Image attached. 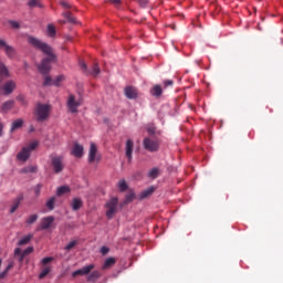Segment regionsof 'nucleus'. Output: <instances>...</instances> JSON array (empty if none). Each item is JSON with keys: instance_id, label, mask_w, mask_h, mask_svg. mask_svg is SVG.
Instances as JSON below:
<instances>
[{"instance_id": "nucleus-25", "label": "nucleus", "mask_w": 283, "mask_h": 283, "mask_svg": "<svg viewBox=\"0 0 283 283\" xmlns=\"http://www.w3.org/2000/svg\"><path fill=\"white\" fill-rule=\"evenodd\" d=\"M154 191H156V188H154V187L147 188L146 190L142 191L140 198L142 199L149 198V196H151V193H154Z\"/></svg>"}, {"instance_id": "nucleus-4", "label": "nucleus", "mask_w": 283, "mask_h": 283, "mask_svg": "<svg viewBox=\"0 0 283 283\" xmlns=\"http://www.w3.org/2000/svg\"><path fill=\"white\" fill-rule=\"evenodd\" d=\"M117 211H118V198L112 197L106 202V217L108 218V220H112V218L116 216Z\"/></svg>"}, {"instance_id": "nucleus-40", "label": "nucleus", "mask_w": 283, "mask_h": 283, "mask_svg": "<svg viewBox=\"0 0 283 283\" xmlns=\"http://www.w3.org/2000/svg\"><path fill=\"white\" fill-rule=\"evenodd\" d=\"M80 67L84 74H90V71H87V64L83 61L80 62Z\"/></svg>"}, {"instance_id": "nucleus-24", "label": "nucleus", "mask_w": 283, "mask_h": 283, "mask_svg": "<svg viewBox=\"0 0 283 283\" xmlns=\"http://www.w3.org/2000/svg\"><path fill=\"white\" fill-rule=\"evenodd\" d=\"M36 171H39L36 166H28L21 169V174H36Z\"/></svg>"}, {"instance_id": "nucleus-6", "label": "nucleus", "mask_w": 283, "mask_h": 283, "mask_svg": "<svg viewBox=\"0 0 283 283\" xmlns=\"http://www.w3.org/2000/svg\"><path fill=\"white\" fill-rule=\"evenodd\" d=\"M0 51L4 52L7 59L12 60L17 56V49L8 44V42L3 39H0Z\"/></svg>"}, {"instance_id": "nucleus-2", "label": "nucleus", "mask_w": 283, "mask_h": 283, "mask_svg": "<svg viewBox=\"0 0 283 283\" xmlns=\"http://www.w3.org/2000/svg\"><path fill=\"white\" fill-rule=\"evenodd\" d=\"M95 266L96 265H94V263L85 265L82 269L74 271L72 273V277H78V275H81V276L87 275L86 282H90V283L98 282V280H101V277H103V273H101V271H98V270L94 271Z\"/></svg>"}, {"instance_id": "nucleus-43", "label": "nucleus", "mask_w": 283, "mask_h": 283, "mask_svg": "<svg viewBox=\"0 0 283 283\" xmlns=\"http://www.w3.org/2000/svg\"><path fill=\"white\" fill-rule=\"evenodd\" d=\"M54 260V258L52 256H46L44 259H42V264L45 265V264H50V262H52Z\"/></svg>"}, {"instance_id": "nucleus-38", "label": "nucleus", "mask_w": 283, "mask_h": 283, "mask_svg": "<svg viewBox=\"0 0 283 283\" xmlns=\"http://www.w3.org/2000/svg\"><path fill=\"white\" fill-rule=\"evenodd\" d=\"M36 147H39V142H32L31 144H29L28 146H27V149L29 150V153L30 151H34L35 149H36Z\"/></svg>"}, {"instance_id": "nucleus-17", "label": "nucleus", "mask_w": 283, "mask_h": 283, "mask_svg": "<svg viewBox=\"0 0 283 283\" xmlns=\"http://www.w3.org/2000/svg\"><path fill=\"white\" fill-rule=\"evenodd\" d=\"M22 127H23V119L18 118L14 122H12L10 133L14 134V132H17V129H21Z\"/></svg>"}, {"instance_id": "nucleus-31", "label": "nucleus", "mask_w": 283, "mask_h": 283, "mask_svg": "<svg viewBox=\"0 0 283 283\" xmlns=\"http://www.w3.org/2000/svg\"><path fill=\"white\" fill-rule=\"evenodd\" d=\"M28 6L30 8H43V4H41V2L39 0H30L28 2Z\"/></svg>"}, {"instance_id": "nucleus-53", "label": "nucleus", "mask_w": 283, "mask_h": 283, "mask_svg": "<svg viewBox=\"0 0 283 283\" xmlns=\"http://www.w3.org/2000/svg\"><path fill=\"white\" fill-rule=\"evenodd\" d=\"M142 8H145L147 6V0H138Z\"/></svg>"}, {"instance_id": "nucleus-22", "label": "nucleus", "mask_w": 283, "mask_h": 283, "mask_svg": "<svg viewBox=\"0 0 283 283\" xmlns=\"http://www.w3.org/2000/svg\"><path fill=\"white\" fill-rule=\"evenodd\" d=\"M14 258H17L20 264H23V260H25V256L23 255L21 248H17L14 250Z\"/></svg>"}, {"instance_id": "nucleus-45", "label": "nucleus", "mask_w": 283, "mask_h": 283, "mask_svg": "<svg viewBox=\"0 0 283 283\" xmlns=\"http://www.w3.org/2000/svg\"><path fill=\"white\" fill-rule=\"evenodd\" d=\"M101 253H102V255H107V254L109 253V248H107V247H102V248H101Z\"/></svg>"}, {"instance_id": "nucleus-42", "label": "nucleus", "mask_w": 283, "mask_h": 283, "mask_svg": "<svg viewBox=\"0 0 283 283\" xmlns=\"http://www.w3.org/2000/svg\"><path fill=\"white\" fill-rule=\"evenodd\" d=\"M34 251V248L29 247L24 251H22V255L25 258V255H30Z\"/></svg>"}, {"instance_id": "nucleus-44", "label": "nucleus", "mask_w": 283, "mask_h": 283, "mask_svg": "<svg viewBox=\"0 0 283 283\" xmlns=\"http://www.w3.org/2000/svg\"><path fill=\"white\" fill-rule=\"evenodd\" d=\"M147 132L150 136H154V134H156V127L155 126H148Z\"/></svg>"}, {"instance_id": "nucleus-28", "label": "nucleus", "mask_w": 283, "mask_h": 283, "mask_svg": "<svg viewBox=\"0 0 283 283\" xmlns=\"http://www.w3.org/2000/svg\"><path fill=\"white\" fill-rule=\"evenodd\" d=\"M54 205H56V197H51L48 201H46V207L50 211H54Z\"/></svg>"}, {"instance_id": "nucleus-11", "label": "nucleus", "mask_w": 283, "mask_h": 283, "mask_svg": "<svg viewBox=\"0 0 283 283\" xmlns=\"http://www.w3.org/2000/svg\"><path fill=\"white\" fill-rule=\"evenodd\" d=\"M2 90H3L6 96H10V94H12V92L14 90H17V82H14L12 80L7 81L3 84Z\"/></svg>"}, {"instance_id": "nucleus-7", "label": "nucleus", "mask_w": 283, "mask_h": 283, "mask_svg": "<svg viewBox=\"0 0 283 283\" xmlns=\"http://www.w3.org/2000/svg\"><path fill=\"white\" fill-rule=\"evenodd\" d=\"M144 149L146 151L156 153L160 149V143L158 140H154L149 137H145L143 140Z\"/></svg>"}, {"instance_id": "nucleus-55", "label": "nucleus", "mask_w": 283, "mask_h": 283, "mask_svg": "<svg viewBox=\"0 0 283 283\" xmlns=\"http://www.w3.org/2000/svg\"><path fill=\"white\" fill-rule=\"evenodd\" d=\"M0 136H3V124L0 123Z\"/></svg>"}, {"instance_id": "nucleus-32", "label": "nucleus", "mask_w": 283, "mask_h": 283, "mask_svg": "<svg viewBox=\"0 0 283 283\" xmlns=\"http://www.w3.org/2000/svg\"><path fill=\"white\" fill-rule=\"evenodd\" d=\"M127 181H125V179H120L118 182V189L119 191H127Z\"/></svg>"}, {"instance_id": "nucleus-49", "label": "nucleus", "mask_w": 283, "mask_h": 283, "mask_svg": "<svg viewBox=\"0 0 283 283\" xmlns=\"http://www.w3.org/2000/svg\"><path fill=\"white\" fill-rule=\"evenodd\" d=\"M135 195L134 193H129L126 196V202H132V200H134Z\"/></svg>"}, {"instance_id": "nucleus-36", "label": "nucleus", "mask_w": 283, "mask_h": 283, "mask_svg": "<svg viewBox=\"0 0 283 283\" xmlns=\"http://www.w3.org/2000/svg\"><path fill=\"white\" fill-rule=\"evenodd\" d=\"M76 244H78V241L76 240L69 242L65 245L64 251H71L72 249H74V247H76Z\"/></svg>"}, {"instance_id": "nucleus-29", "label": "nucleus", "mask_w": 283, "mask_h": 283, "mask_svg": "<svg viewBox=\"0 0 283 283\" xmlns=\"http://www.w3.org/2000/svg\"><path fill=\"white\" fill-rule=\"evenodd\" d=\"M33 235L32 234H28L25 237H23L19 242V247H23L24 244H28L30 242V240H32Z\"/></svg>"}, {"instance_id": "nucleus-19", "label": "nucleus", "mask_w": 283, "mask_h": 283, "mask_svg": "<svg viewBox=\"0 0 283 283\" xmlns=\"http://www.w3.org/2000/svg\"><path fill=\"white\" fill-rule=\"evenodd\" d=\"M23 201V195H20L18 198L13 200V203L10 209V213H14L19 209V205Z\"/></svg>"}, {"instance_id": "nucleus-8", "label": "nucleus", "mask_w": 283, "mask_h": 283, "mask_svg": "<svg viewBox=\"0 0 283 283\" xmlns=\"http://www.w3.org/2000/svg\"><path fill=\"white\" fill-rule=\"evenodd\" d=\"M51 167L55 174H61L65 169V164H63V156H52Z\"/></svg>"}, {"instance_id": "nucleus-10", "label": "nucleus", "mask_w": 283, "mask_h": 283, "mask_svg": "<svg viewBox=\"0 0 283 283\" xmlns=\"http://www.w3.org/2000/svg\"><path fill=\"white\" fill-rule=\"evenodd\" d=\"M52 224H54V217L52 216L45 217L41 220L38 231H45L46 229H50Z\"/></svg>"}, {"instance_id": "nucleus-3", "label": "nucleus", "mask_w": 283, "mask_h": 283, "mask_svg": "<svg viewBox=\"0 0 283 283\" xmlns=\"http://www.w3.org/2000/svg\"><path fill=\"white\" fill-rule=\"evenodd\" d=\"M50 112H52V106L50 104L38 103L33 111L35 120H38V123H43V120H48V118H50Z\"/></svg>"}, {"instance_id": "nucleus-23", "label": "nucleus", "mask_w": 283, "mask_h": 283, "mask_svg": "<svg viewBox=\"0 0 283 283\" xmlns=\"http://www.w3.org/2000/svg\"><path fill=\"white\" fill-rule=\"evenodd\" d=\"M150 94L151 96H161L163 95V87H160V85H155L151 90H150Z\"/></svg>"}, {"instance_id": "nucleus-41", "label": "nucleus", "mask_w": 283, "mask_h": 283, "mask_svg": "<svg viewBox=\"0 0 283 283\" xmlns=\"http://www.w3.org/2000/svg\"><path fill=\"white\" fill-rule=\"evenodd\" d=\"M41 189H43V185H41V184H38V185L34 187V193H35V196H41Z\"/></svg>"}, {"instance_id": "nucleus-47", "label": "nucleus", "mask_w": 283, "mask_h": 283, "mask_svg": "<svg viewBox=\"0 0 283 283\" xmlns=\"http://www.w3.org/2000/svg\"><path fill=\"white\" fill-rule=\"evenodd\" d=\"M50 83H52V77L46 76L45 80H44L43 85H44V86H48V85H50Z\"/></svg>"}, {"instance_id": "nucleus-39", "label": "nucleus", "mask_w": 283, "mask_h": 283, "mask_svg": "<svg viewBox=\"0 0 283 283\" xmlns=\"http://www.w3.org/2000/svg\"><path fill=\"white\" fill-rule=\"evenodd\" d=\"M9 25H11L13 30H19L21 28V24L14 20L9 21Z\"/></svg>"}, {"instance_id": "nucleus-13", "label": "nucleus", "mask_w": 283, "mask_h": 283, "mask_svg": "<svg viewBox=\"0 0 283 283\" xmlns=\"http://www.w3.org/2000/svg\"><path fill=\"white\" fill-rule=\"evenodd\" d=\"M125 96L129 99L138 98V91L134 86H127L125 88Z\"/></svg>"}, {"instance_id": "nucleus-54", "label": "nucleus", "mask_w": 283, "mask_h": 283, "mask_svg": "<svg viewBox=\"0 0 283 283\" xmlns=\"http://www.w3.org/2000/svg\"><path fill=\"white\" fill-rule=\"evenodd\" d=\"M114 6H120V0H109Z\"/></svg>"}, {"instance_id": "nucleus-56", "label": "nucleus", "mask_w": 283, "mask_h": 283, "mask_svg": "<svg viewBox=\"0 0 283 283\" xmlns=\"http://www.w3.org/2000/svg\"><path fill=\"white\" fill-rule=\"evenodd\" d=\"M17 98H18V101H23L22 96H18Z\"/></svg>"}, {"instance_id": "nucleus-5", "label": "nucleus", "mask_w": 283, "mask_h": 283, "mask_svg": "<svg viewBox=\"0 0 283 283\" xmlns=\"http://www.w3.org/2000/svg\"><path fill=\"white\" fill-rule=\"evenodd\" d=\"M81 105H83V99H76V96H74V94H70L66 101V107L69 108V112H71V114H76V112H78V107H81Z\"/></svg>"}, {"instance_id": "nucleus-15", "label": "nucleus", "mask_w": 283, "mask_h": 283, "mask_svg": "<svg viewBox=\"0 0 283 283\" xmlns=\"http://www.w3.org/2000/svg\"><path fill=\"white\" fill-rule=\"evenodd\" d=\"M12 107H14V101H12V99L7 101V102L2 103V105L0 107V112H1V114H8V112H10V109H12Z\"/></svg>"}, {"instance_id": "nucleus-34", "label": "nucleus", "mask_w": 283, "mask_h": 283, "mask_svg": "<svg viewBox=\"0 0 283 283\" xmlns=\"http://www.w3.org/2000/svg\"><path fill=\"white\" fill-rule=\"evenodd\" d=\"M64 18L69 23H76V18L72 17L71 12H65Z\"/></svg>"}, {"instance_id": "nucleus-37", "label": "nucleus", "mask_w": 283, "mask_h": 283, "mask_svg": "<svg viewBox=\"0 0 283 283\" xmlns=\"http://www.w3.org/2000/svg\"><path fill=\"white\" fill-rule=\"evenodd\" d=\"M36 220H39V216L38 214H31L27 219V224H34V222H36Z\"/></svg>"}, {"instance_id": "nucleus-58", "label": "nucleus", "mask_w": 283, "mask_h": 283, "mask_svg": "<svg viewBox=\"0 0 283 283\" xmlns=\"http://www.w3.org/2000/svg\"><path fill=\"white\" fill-rule=\"evenodd\" d=\"M1 264H3V261L0 259V266H1Z\"/></svg>"}, {"instance_id": "nucleus-52", "label": "nucleus", "mask_w": 283, "mask_h": 283, "mask_svg": "<svg viewBox=\"0 0 283 283\" xmlns=\"http://www.w3.org/2000/svg\"><path fill=\"white\" fill-rule=\"evenodd\" d=\"M14 266V263H9L8 265H7V268H6V270L4 271H7V272H9L10 273V269H12Z\"/></svg>"}, {"instance_id": "nucleus-18", "label": "nucleus", "mask_w": 283, "mask_h": 283, "mask_svg": "<svg viewBox=\"0 0 283 283\" xmlns=\"http://www.w3.org/2000/svg\"><path fill=\"white\" fill-rule=\"evenodd\" d=\"M72 154L75 158H83V146L81 144H74Z\"/></svg>"}, {"instance_id": "nucleus-16", "label": "nucleus", "mask_w": 283, "mask_h": 283, "mask_svg": "<svg viewBox=\"0 0 283 283\" xmlns=\"http://www.w3.org/2000/svg\"><path fill=\"white\" fill-rule=\"evenodd\" d=\"M18 160H21L22 163H25L28 158H30V150L28 147H23L22 150L17 155Z\"/></svg>"}, {"instance_id": "nucleus-9", "label": "nucleus", "mask_w": 283, "mask_h": 283, "mask_svg": "<svg viewBox=\"0 0 283 283\" xmlns=\"http://www.w3.org/2000/svg\"><path fill=\"white\" fill-rule=\"evenodd\" d=\"M98 154V148H96V144L92 143L88 150V163L92 165V163H101V156H96Z\"/></svg>"}, {"instance_id": "nucleus-20", "label": "nucleus", "mask_w": 283, "mask_h": 283, "mask_svg": "<svg viewBox=\"0 0 283 283\" xmlns=\"http://www.w3.org/2000/svg\"><path fill=\"white\" fill-rule=\"evenodd\" d=\"M116 264V259L114 258H108L105 260L104 264L102 265V270L106 271V269H112Z\"/></svg>"}, {"instance_id": "nucleus-12", "label": "nucleus", "mask_w": 283, "mask_h": 283, "mask_svg": "<svg viewBox=\"0 0 283 283\" xmlns=\"http://www.w3.org/2000/svg\"><path fill=\"white\" fill-rule=\"evenodd\" d=\"M125 154L128 163H132L133 154H134V140L127 139L125 146Z\"/></svg>"}, {"instance_id": "nucleus-46", "label": "nucleus", "mask_w": 283, "mask_h": 283, "mask_svg": "<svg viewBox=\"0 0 283 283\" xmlns=\"http://www.w3.org/2000/svg\"><path fill=\"white\" fill-rule=\"evenodd\" d=\"M63 75H59L56 78H55V81L53 82V85H56V86H59V83H61V81H63Z\"/></svg>"}, {"instance_id": "nucleus-33", "label": "nucleus", "mask_w": 283, "mask_h": 283, "mask_svg": "<svg viewBox=\"0 0 283 283\" xmlns=\"http://www.w3.org/2000/svg\"><path fill=\"white\" fill-rule=\"evenodd\" d=\"M52 270L49 266H45L42 269L39 277L40 280H43V277L48 276Z\"/></svg>"}, {"instance_id": "nucleus-27", "label": "nucleus", "mask_w": 283, "mask_h": 283, "mask_svg": "<svg viewBox=\"0 0 283 283\" xmlns=\"http://www.w3.org/2000/svg\"><path fill=\"white\" fill-rule=\"evenodd\" d=\"M65 193H70V187L67 186H61L56 190V196H65Z\"/></svg>"}, {"instance_id": "nucleus-48", "label": "nucleus", "mask_w": 283, "mask_h": 283, "mask_svg": "<svg viewBox=\"0 0 283 283\" xmlns=\"http://www.w3.org/2000/svg\"><path fill=\"white\" fill-rule=\"evenodd\" d=\"M164 85H165V87H169V86L174 85V81L166 80V81H164Z\"/></svg>"}, {"instance_id": "nucleus-35", "label": "nucleus", "mask_w": 283, "mask_h": 283, "mask_svg": "<svg viewBox=\"0 0 283 283\" xmlns=\"http://www.w3.org/2000/svg\"><path fill=\"white\" fill-rule=\"evenodd\" d=\"M88 74H92V76H98L101 74V69L98 67V64H94L93 70Z\"/></svg>"}, {"instance_id": "nucleus-50", "label": "nucleus", "mask_w": 283, "mask_h": 283, "mask_svg": "<svg viewBox=\"0 0 283 283\" xmlns=\"http://www.w3.org/2000/svg\"><path fill=\"white\" fill-rule=\"evenodd\" d=\"M8 270H4L2 273H0V280H4V277H8Z\"/></svg>"}, {"instance_id": "nucleus-26", "label": "nucleus", "mask_w": 283, "mask_h": 283, "mask_svg": "<svg viewBox=\"0 0 283 283\" xmlns=\"http://www.w3.org/2000/svg\"><path fill=\"white\" fill-rule=\"evenodd\" d=\"M158 176H160V170L158 168H153L148 172V178H151L153 180H156V178H158Z\"/></svg>"}, {"instance_id": "nucleus-51", "label": "nucleus", "mask_w": 283, "mask_h": 283, "mask_svg": "<svg viewBox=\"0 0 283 283\" xmlns=\"http://www.w3.org/2000/svg\"><path fill=\"white\" fill-rule=\"evenodd\" d=\"M61 6H62V8H66V9L72 8V6H70V3L65 2V1H62Z\"/></svg>"}, {"instance_id": "nucleus-57", "label": "nucleus", "mask_w": 283, "mask_h": 283, "mask_svg": "<svg viewBox=\"0 0 283 283\" xmlns=\"http://www.w3.org/2000/svg\"><path fill=\"white\" fill-rule=\"evenodd\" d=\"M30 132H34V126H31Z\"/></svg>"}, {"instance_id": "nucleus-14", "label": "nucleus", "mask_w": 283, "mask_h": 283, "mask_svg": "<svg viewBox=\"0 0 283 283\" xmlns=\"http://www.w3.org/2000/svg\"><path fill=\"white\" fill-rule=\"evenodd\" d=\"M6 78H10V71L6 64L0 63V83Z\"/></svg>"}, {"instance_id": "nucleus-21", "label": "nucleus", "mask_w": 283, "mask_h": 283, "mask_svg": "<svg viewBox=\"0 0 283 283\" xmlns=\"http://www.w3.org/2000/svg\"><path fill=\"white\" fill-rule=\"evenodd\" d=\"M71 207L73 209V211H78V209H81V207H83V200L78 199V198H74Z\"/></svg>"}, {"instance_id": "nucleus-30", "label": "nucleus", "mask_w": 283, "mask_h": 283, "mask_svg": "<svg viewBox=\"0 0 283 283\" xmlns=\"http://www.w3.org/2000/svg\"><path fill=\"white\" fill-rule=\"evenodd\" d=\"M48 34L51 38L56 36V28L53 24H48Z\"/></svg>"}, {"instance_id": "nucleus-1", "label": "nucleus", "mask_w": 283, "mask_h": 283, "mask_svg": "<svg viewBox=\"0 0 283 283\" xmlns=\"http://www.w3.org/2000/svg\"><path fill=\"white\" fill-rule=\"evenodd\" d=\"M28 43H30V45H32V48L35 50H40V52L45 56L38 65L39 72H41L43 75L50 74V70H52V63H56V54H54V49H52L50 44L32 35L28 38Z\"/></svg>"}]
</instances>
